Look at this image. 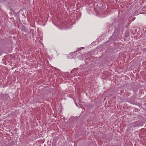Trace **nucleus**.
<instances>
[{
    "label": "nucleus",
    "instance_id": "nucleus-2",
    "mask_svg": "<svg viewBox=\"0 0 146 146\" xmlns=\"http://www.w3.org/2000/svg\"><path fill=\"white\" fill-rule=\"evenodd\" d=\"M132 125L133 127H135L138 126L139 125V124L138 122L135 121L134 122L132 123Z\"/></svg>",
    "mask_w": 146,
    "mask_h": 146
},
{
    "label": "nucleus",
    "instance_id": "nucleus-1",
    "mask_svg": "<svg viewBox=\"0 0 146 146\" xmlns=\"http://www.w3.org/2000/svg\"><path fill=\"white\" fill-rule=\"evenodd\" d=\"M124 28L122 26H119L117 28H115V32L117 35H120L122 33Z\"/></svg>",
    "mask_w": 146,
    "mask_h": 146
}]
</instances>
